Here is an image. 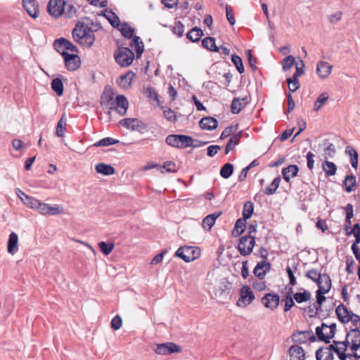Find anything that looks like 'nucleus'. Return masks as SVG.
Listing matches in <instances>:
<instances>
[{"label":"nucleus","mask_w":360,"mask_h":360,"mask_svg":"<svg viewBox=\"0 0 360 360\" xmlns=\"http://www.w3.org/2000/svg\"><path fill=\"white\" fill-rule=\"evenodd\" d=\"M94 30L82 22H77L72 31V36L75 42L83 47L91 48L95 41L94 32L101 28L99 24H96Z\"/></svg>","instance_id":"1"},{"label":"nucleus","mask_w":360,"mask_h":360,"mask_svg":"<svg viewBox=\"0 0 360 360\" xmlns=\"http://www.w3.org/2000/svg\"><path fill=\"white\" fill-rule=\"evenodd\" d=\"M165 142L172 147L185 148L187 147L198 148L199 145H193L194 140L191 136L181 134H170L166 137Z\"/></svg>","instance_id":"2"},{"label":"nucleus","mask_w":360,"mask_h":360,"mask_svg":"<svg viewBox=\"0 0 360 360\" xmlns=\"http://www.w3.org/2000/svg\"><path fill=\"white\" fill-rule=\"evenodd\" d=\"M103 103L111 105L110 109L116 110L121 116L126 115L129 107V102L124 95L117 96L115 101H113V96L112 94L107 95L105 96V100Z\"/></svg>","instance_id":"3"},{"label":"nucleus","mask_w":360,"mask_h":360,"mask_svg":"<svg viewBox=\"0 0 360 360\" xmlns=\"http://www.w3.org/2000/svg\"><path fill=\"white\" fill-rule=\"evenodd\" d=\"M114 57L120 67H128L134 60V53L129 48L120 47L115 51Z\"/></svg>","instance_id":"4"},{"label":"nucleus","mask_w":360,"mask_h":360,"mask_svg":"<svg viewBox=\"0 0 360 360\" xmlns=\"http://www.w3.org/2000/svg\"><path fill=\"white\" fill-rule=\"evenodd\" d=\"M200 250L194 246H184L177 249L175 256L181 258L186 262H192L200 257Z\"/></svg>","instance_id":"5"},{"label":"nucleus","mask_w":360,"mask_h":360,"mask_svg":"<svg viewBox=\"0 0 360 360\" xmlns=\"http://www.w3.org/2000/svg\"><path fill=\"white\" fill-rule=\"evenodd\" d=\"M53 46L56 51L60 53L63 56H64L65 53H68L67 51H70L72 53H78L79 51L77 47L75 45H74L70 41L63 37L56 39L53 43Z\"/></svg>","instance_id":"6"},{"label":"nucleus","mask_w":360,"mask_h":360,"mask_svg":"<svg viewBox=\"0 0 360 360\" xmlns=\"http://www.w3.org/2000/svg\"><path fill=\"white\" fill-rule=\"evenodd\" d=\"M255 245V237L242 236L238 242L237 249L242 256L250 255Z\"/></svg>","instance_id":"7"},{"label":"nucleus","mask_w":360,"mask_h":360,"mask_svg":"<svg viewBox=\"0 0 360 360\" xmlns=\"http://www.w3.org/2000/svg\"><path fill=\"white\" fill-rule=\"evenodd\" d=\"M65 6L64 0H50L47 5V11L52 17L57 18L63 15Z\"/></svg>","instance_id":"8"},{"label":"nucleus","mask_w":360,"mask_h":360,"mask_svg":"<svg viewBox=\"0 0 360 360\" xmlns=\"http://www.w3.org/2000/svg\"><path fill=\"white\" fill-rule=\"evenodd\" d=\"M255 300V295L250 288L243 285L240 290V297L237 301V305L240 307H246Z\"/></svg>","instance_id":"9"},{"label":"nucleus","mask_w":360,"mask_h":360,"mask_svg":"<svg viewBox=\"0 0 360 360\" xmlns=\"http://www.w3.org/2000/svg\"><path fill=\"white\" fill-rule=\"evenodd\" d=\"M120 125L131 131H142L146 129V125L136 118H124L119 122Z\"/></svg>","instance_id":"10"},{"label":"nucleus","mask_w":360,"mask_h":360,"mask_svg":"<svg viewBox=\"0 0 360 360\" xmlns=\"http://www.w3.org/2000/svg\"><path fill=\"white\" fill-rule=\"evenodd\" d=\"M155 352L160 355H167L174 352H181V348L174 342H166L158 345Z\"/></svg>","instance_id":"11"},{"label":"nucleus","mask_w":360,"mask_h":360,"mask_svg":"<svg viewBox=\"0 0 360 360\" xmlns=\"http://www.w3.org/2000/svg\"><path fill=\"white\" fill-rule=\"evenodd\" d=\"M37 211L42 215H57L63 212V209L58 205H51L40 202Z\"/></svg>","instance_id":"12"},{"label":"nucleus","mask_w":360,"mask_h":360,"mask_svg":"<svg viewBox=\"0 0 360 360\" xmlns=\"http://www.w3.org/2000/svg\"><path fill=\"white\" fill-rule=\"evenodd\" d=\"M77 53L72 54L65 53V56H63L65 67L68 70L75 71L79 68L81 61Z\"/></svg>","instance_id":"13"},{"label":"nucleus","mask_w":360,"mask_h":360,"mask_svg":"<svg viewBox=\"0 0 360 360\" xmlns=\"http://www.w3.org/2000/svg\"><path fill=\"white\" fill-rule=\"evenodd\" d=\"M280 297L278 294L271 292L266 293L262 298V302L264 306L271 309H275L278 306Z\"/></svg>","instance_id":"14"},{"label":"nucleus","mask_w":360,"mask_h":360,"mask_svg":"<svg viewBox=\"0 0 360 360\" xmlns=\"http://www.w3.org/2000/svg\"><path fill=\"white\" fill-rule=\"evenodd\" d=\"M22 5L30 17L36 18L38 16L39 8L36 0H22Z\"/></svg>","instance_id":"15"},{"label":"nucleus","mask_w":360,"mask_h":360,"mask_svg":"<svg viewBox=\"0 0 360 360\" xmlns=\"http://www.w3.org/2000/svg\"><path fill=\"white\" fill-rule=\"evenodd\" d=\"M306 333L309 334V340L310 342H314L316 341V338L314 335V333L311 330L297 331L296 333H294L292 335V341L295 343H300V344L305 343L307 342V337L305 336Z\"/></svg>","instance_id":"16"},{"label":"nucleus","mask_w":360,"mask_h":360,"mask_svg":"<svg viewBox=\"0 0 360 360\" xmlns=\"http://www.w3.org/2000/svg\"><path fill=\"white\" fill-rule=\"evenodd\" d=\"M270 263L262 260L259 262L253 270V273L256 277L262 280L264 278L266 274L270 270Z\"/></svg>","instance_id":"17"},{"label":"nucleus","mask_w":360,"mask_h":360,"mask_svg":"<svg viewBox=\"0 0 360 360\" xmlns=\"http://www.w3.org/2000/svg\"><path fill=\"white\" fill-rule=\"evenodd\" d=\"M332 70V65L326 61H319L316 65V74L320 78H327Z\"/></svg>","instance_id":"18"},{"label":"nucleus","mask_w":360,"mask_h":360,"mask_svg":"<svg viewBox=\"0 0 360 360\" xmlns=\"http://www.w3.org/2000/svg\"><path fill=\"white\" fill-rule=\"evenodd\" d=\"M288 352L290 360L305 359V352L304 349L297 345H292L290 347Z\"/></svg>","instance_id":"19"},{"label":"nucleus","mask_w":360,"mask_h":360,"mask_svg":"<svg viewBox=\"0 0 360 360\" xmlns=\"http://www.w3.org/2000/svg\"><path fill=\"white\" fill-rule=\"evenodd\" d=\"M199 125L202 129L214 130L218 127V121L212 117H205L200 120Z\"/></svg>","instance_id":"20"},{"label":"nucleus","mask_w":360,"mask_h":360,"mask_svg":"<svg viewBox=\"0 0 360 360\" xmlns=\"http://www.w3.org/2000/svg\"><path fill=\"white\" fill-rule=\"evenodd\" d=\"M316 284L319 287L318 290H321L323 291V292H328L332 285L331 279L327 274H323L319 276V279Z\"/></svg>","instance_id":"21"},{"label":"nucleus","mask_w":360,"mask_h":360,"mask_svg":"<svg viewBox=\"0 0 360 360\" xmlns=\"http://www.w3.org/2000/svg\"><path fill=\"white\" fill-rule=\"evenodd\" d=\"M230 285L227 281H222L220 285L215 289V295L221 299H226L229 293Z\"/></svg>","instance_id":"22"},{"label":"nucleus","mask_w":360,"mask_h":360,"mask_svg":"<svg viewBox=\"0 0 360 360\" xmlns=\"http://www.w3.org/2000/svg\"><path fill=\"white\" fill-rule=\"evenodd\" d=\"M299 172V167L296 165H290L282 169V175L284 180L289 182L291 178L295 177Z\"/></svg>","instance_id":"23"},{"label":"nucleus","mask_w":360,"mask_h":360,"mask_svg":"<svg viewBox=\"0 0 360 360\" xmlns=\"http://www.w3.org/2000/svg\"><path fill=\"white\" fill-rule=\"evenodd\" d=\"M247 97L243 98H234L231 102V110L233 114L239 113L248 103Z\"/></svg>","instance_id":"24"},{"label":"nucleus","mask_w":360,"mask_h":360,"mask_svg":"<svg viewBox=\"0 0 360 360\" xmlns=\"http://www.w3.org/2000/svg\"><path fill=\"white\" fill-rule=\"evenodd\" d=\"M335 312L339 321L343 323H346L347 319L349 317L350 313L352 311H349L344 304H340L336 308Z\"/></svg>","instance_id":"25"},{"label":"nucleus","mask_w":360,"mask_h":360,"mask_svg":"<svg viewBox=\"0 0 360 360\" xmlns=\"http://www.w3.org/2000/svg\"><path fill=\"white\" fill-rule=\"evenodd\" d=\"M326 293L327 292H323V291L321 290H317L316 292V302L314 303V308H315L316 311L314 314H310L311 317L316 316L318 314V312L321 310V305L326 300L324 294Z\"/></svg>","instance_id":"26"},{"label":"nucleus","mask_w":360,"mask_h":360,"mask_svg":"<svg viewBox=\"0 0 360 360\" xmlns=\"http://www.w3.org/2000/svg\"><path fill=\"white\" fill-rule=\"evenodd\" d=\"M18 236L15 232L9 235L7 250L9 254L14 255L18 250Z\"/></svg>","instance_id":"27"},{"label":"nucleus","mask_w":360,"mask_h":360,"mask_svg":"<svg viewBox=\"0 0 360 360\" xmlns=\"http://www.w3.org/2000/svg\"><path fill=\"white\" fill-rule=\"evenodd\" d=\"M221 214V212H214L205 217L202 220V226L210 230L214 225L216 219Z\"/></svg>","instance_id":"28"},{"label":"nucleus","mask_w":360,"mask_h":360,"mask_svg":"<svg viewBox=\"0 0 360 360\" xmlns=\"http://www.w3.org/2000/svg\"><path fill=\"white\" fill-rule=\"evenodd\" d=\"M245 223L246 219L243 217L236 220L234 228L231 231V234L233 237H238L244 232Z\"/></svg>","instance_id":"29"},{"label":"nucleus","mask_w":360,"mask_h":360,"mask_svg":"<svg viewBox=\"0 0 360 360\" xmlns=\"http://www.w3.org/2000/svg\"><path fill=\"white\" fill-rule=\"evenodd\" d=\"M202 46H203V48L213 52L219 51V48L216 45L215 39L212 37H207L204 38L202 40Z\"/></svg>","instance_id":"30"},{"label":"nucleus","mask_w":360,"mask_h":360,"mask_svg":"<svg viewBox=\"0 0 360 360\" xmlns=\"http://www.w3.org/2000/svg\"><path fill=\"white\" fill-rule=\"evenodd\" d=\"M345 153L350 157V162L352 167L354 169H356L358 166L359 157L357 151L352 146H347L345 148Z\"/></svg>","instance_id":"31"},{"label":"nucleus","mask_w":360,"mask_h":360,"mask_svg":"<svg viewBox=\"0 0 360 360\" xmlns=\"http://www.w3.org/2000/svg\"><path fill=\"white\" fill-rule=\"evenodd\" d=\"M203 34V31L200 28L195 27L187 33L186 37L192 42H198Z\"/></svg>","instance_id":"32"},{"label":"nucleus","mask_w":360,"mask_h":360,"mask_svg":"<svg viewBox=\"0 0 360 360\" xmlns=\"http://www.w3.org/2000/svg\"><path fill=\"white\" fill-rule=\"evenodd\" d=\"M96 171L104 175H111L115 173V169L110 165H106L105 163H98L96 165Z\"/></svg>","instance_id":"33"},{"label":"nucleus","mask_w":360,"mask_h":360,"mask_svg":"<svg viewBox=\"0 0 360 360\" xmlns=\"http://www.w3.org/2000/svg\"><path fill=\"white\" fill-rule=\"evenodd\" d=\"M316 360H333L334 356L333 352L328 350L324 351V347L319 348L316 352Z\"/></svg>","instance_id":"34"},{"label":"nucleus","mask_w":360,"mask_h":360,"mask_svg":"<svg viewBox=\"0 0 360 360\" xmlns=\"http://www.w3.org/2000/svg\"><path fill=\"white\" fill-rule=\"evenodd\" d=\"M105 12L107 13L108 15L104 14V15L108 19L111 26L114 28H119L120 25L119 17L112 11H108V9H105Z\"/></svg>","instance_id":"35"},{"label":"nucleus","mask_w":360,"mask_h":360,"mask_svg":"<svg viewBox=\"0 0 360 360\" xmlns=\"http://www.w3.org/2000/svg\"><path fill=\"white\" fill-rule=\"evenodd\" d=\"M344 185L345 186V191L347 193H350L355 190L356 182V177L354 174H349L346 176L345 181H344Z\"/></svg>","instance_id":"36"},{"label":"nucleus","mask_w":360,"mask_h":360,"mask_svg":"<svg viewBox=\"0 0 360 360\" xmlns=\"http://www.w3.org/2000/svg\"><path fill=\"white\" fill-rule=\"evenodd\" d=\"M353 235L355 238V240L352 245L351 248L356 249V244L360 243V224H354L352 229L347 233V236Z\"/></svg>","instance_id":"37"},{"label":"nucleus","mask_w":360,"mask_h":360,"mask_svg":"<svg viewBox=\"0 0 360 360\" xmlns=\"http://www.w3.org/2000/svg\"><path fill=\"white\" fill-rule=\"evenodd\" d=\"M120 27L119 28V30L124 37L127 39H131L133 37L134 34V29L127 22H123L122 24H120Z\"/></svg>","instance_id":"38"},{"label":"nucleus","mask_w":360,"mask_h":360,"mask_svg":"<svg viewBox=\"0 0 360 360\" xmlns=\"http://www.w3.org/2000/svg\"><path fill=\"white\" fill-rule=\"evenodd\" d=\"M51 89L58 96H61L63 94V84L62 80L57 77L52 80L51 83Z\"/></svg>","instance_id":"39"},{"label":"nucleus","mask_w":360,"mask_h":360,"mask_svg":"<svg viewBox=\"0 0 360 360\" xmlns=\"http://www.w3.org/2000/svg\"><path fill=\"white\" fill-rule=\"evenodd\" d=\"M281 181V176L276 177L271 184L265 188L264 191V194L268 195L274 194L279 186Z\"/></svg>","instance_id":"40"},{"label":"nucleus","mask_w":360,"mask_h":360,"mask_svg":"<svg viewBox=\"0 0 360 360\" xmlns=\"http://www.w3.org/2000/svg\"><path fill=\"white\" fill-rule=\"evenodd\" d=\"M322 167L323 171L328 176H333L336 173L337 167L335 163L328 160L322 162Z\"/></svg>","instance_id":"41"},{"label":"nucleus","mask_w":360,"mask_h":360,"mask_svg":"<svg viewBox=\"0 0 360 360\" xmlns=\"http://www.w3.org/2000/svg\"><path fill=\"white\" fill-rule=\"evenodd\" d=\"M311 296L310 292L303 290V292H298L294 294L293 298L297 303H302L309 300Z\"/></svg>","instance_id":"42"},{"label":"nucleus","mask_w":360,"mask_h":360,"mask_svg":"<svg viewBox=\"0 0 360 360\" xmlns=\"http://www.w3.org/2000/svg\"><path fill=\"white\" fill-rule=\"evenodd\" d=\"M20 199L25 205H27L31 209L36 210H38V207L40 205L41 202V201H39V200L30 196H26V199H24L22 197H20Z\"/></svg>","instance_id":"43"},{"label":"nucleus","mask_w":360,"mask_h":360,"mask_svg":"<svg viewBox=\"0 0 360 360\" xmlns=\"http://www.w3.org/2000/svg\"><path fill=\"white\" fill-rule=\"evenodd\" d=\"M119 140L115 139L111 137H106L101 139L100 141L94 143L93 146L94 147H101V146H112L116 143H118Z\"/></svg>","instance_id":"44"},{"label":"nucleus","mask_w":360,"mask_h":360,"mask_svg":"<svg viewBox=\"0 0 360 360\" xmlns=\"http://www.w3.org/2000/svg\"><path fill=\"white\" fill-rule=\"evenodd\" d=\"M233 165L231 163H226L220 169V175L224 179H229L233 172Z\"/></svg>","instance_id":"45"},{"label":"nucleus","mask_w":360,"mask_h":360,"mask_svg":"<svg viewBox=\"0 0 360 360\" xmlns=\"http://www.w3.org/2000/svg\"><path fill=\"white\" fill-rule=\"evenodd\" d=\"M67 120L65 118V115H63L57 124L56 134L58 137H63Z\"/></svg>","instance_id":"46"},{"label":"nucleus","mask_w":360,"mask_h":360,"mask_svg":"<svg viewBox=\"0 0 360 360\" xmlns=\"http://www.w3.org/2000/svg\"><path fill=\"white\" fill-rule=\"evenodd\" d=\"M254 210V206L253 204L251 202H247L245 203L243 206V218L245 219H248L251 217Z\"/></svg>","instance_id":"47"},{"label":"nucleus","mask_w":360,"mask_h":360,"mask_svg":"<svg viewBox=\"0 0 360 360\" xmlns=\"http://www.w3.org/2000/svg\"><path fill=\"white\" fill-rule=\"evenodd\" d=\"M347 334L351 342L360 343V330L357 328L351 329Z\"/></svg>","instance_id":"48"},{"label":"nucleus","mask_w":360,"mask_h":360,"mask_svg":"<svg viewBox=\"0 0 360 360\" xmlns=\"http://www.w3.org/2000/svg\"><path fill=\"white\" fill-rule=\"evenodd\" d=\"M77 13V8L72 4H68L65 1V12L63 15H64L65 18H71L74 17Z\"/></svg>","instance_id":"49"},{"label":"nucleus","mask_w":360,"mask_h":360,"mask_svg":"<svg viewBox=\"0 0 360 360\" xmlns=\"http://www.w3.org/2000/svg\"><path fill=\"white\" fill-rule=\"evenodd\" d=\"M231 61L235 65L237 70L240 73L244 72V66L243 63V60L240 56L236 54H233L231 56Z\"/></svg>","instance_id":"50"},{"label":"nucleus","mask_w":360,"mask_h":360,"mask_svg":"<svg viewBox=\"0 0 360 360\" xmlns=\"http://www.w3.org/2000/svg\"><path fill=\"white\" fill-rule=\"evenodd\" d=\"M98 246L102 253L105 255H108L114 248L113 243H108L104 241L100 242Z\"/></svg>","instance_id":"51"},{"label":"nucleus","mask_w":360,"mask_h":360,"mask_svg":"<svg viewBox=\"0 0 360 360\" xmlns=\"http://www.w3.org/2000/svg\"><path fill=\"white\" fill-rule=\"evenodd\" d=\"M328 99V96L326 93H322L317 98L314 103V110L318 111L321 108L323 104L326 102V101Z\"/></svg>","instance_id":"52"},{"label":"nucleus","mask_w":360,"mask_h":360,"mask_svg":"<svg viewBox=\"0 0 360 360\" xmlns=\"http://www.w3.org/2000/svg\"><path fill=\"white\" fill-rule=\"evenodd\" d=\"M315 330L317 339L319 341L324 342L326 344L330 343V338L328 336V334L323 333L322 327L318 326Z\"/></svg>","instance_id":"53"},{"label":"nucleus","mask_w":360,"mask_h":360,"mask_svg":"<svg viewBox=\"0 0 360 360\" xmlns=\"http://www.w3.org/2000/svg\"><path fill=\"white\" fill-rule=\"evenodd\" d=\"M323 146H326V148L324 149L326 158L333 157L335 155V151H336L335 146L333 143H329L328 141V140L324 141Z\"/></svg>","instance_id":"54"},{"label":"nucleus","mask_w":360,"mask_h":360,"mask_svg":"<svg viewBox=\"0 0 360 360\" xmlns=\"http://www.w3.org/2000/svg\"><path fill=\"white\" fill-rule=\"evenodd\" d=\"M295 63V58L292 56L289 55L282 60L283 70L286 71L290 69Z\"/></svg>","instance_id":"55"},{"label":"nucleus","mask_w":360,"mask_h":360,"mask_svg":"<svg viewBox=\"0 0 360 360\" xmlns=\"http://www.w3.org/2000/svg\"><path fill=\"white\" fill-rule=\"evenodd\" d=\"M184 32V25L180 21H177L174 23V25L172 28V32L174 34H176L179 37L183 36Z\"/></svg>","instance_id":"56"},{"label":"nucleus","mask_w":360,"mask_h":360,"mask_svg":"<svg viewBox=\"0 0 360 360\" xmlns=\"http://www.w3.org/2000/svg\"><path fill=\"white\" fill-rule=\"evenodd\" d=\"M323 274L321 272H318L316 269H310L306 273V277L309 279H311L316 283L319 279V276H321Z\"/></svg>","instance_id":"57"},{"label":"nucleus","mask_w":360,"mask_h":360,"mask_svg":"<svg viewBox=\"0 0 360 360\" xmlns=\"http://www.w3.org/2000/svg\"><path fill=\"white\" fill-rule=\"evenodd\" d=\"M287 83L288 84V89L290 93L296 91L300 88V83L298 79H293L290 77L287 79Z\"/></svg>","instance_id":"58"},{"label":"nucleus","mask_w":360,"mask_h":360,"mask_svg":"<svg viewBox=\"0 0 360 360\" xmlns=\"http://www.w3.org/2000/svg\"><path fill=\"white\" fill-rule=\"evenodd\" d=\"M242 137V131H239L237 134H235L233 135L229 140L228 143L233 148L234 146H237Z\"/></svg>","instance_id":"59"},{"label":"nucleus","mask_w":360,"mask_h":360,"mask_svg":"<svg viewBox=\"0 0 360 360\" xmlns=\"http://www.w3.org/2000/svg\"><path fill=\"white\" fill-rule=\"evenodd\" d=\"M257 222L256 221H252L248 226V234L247 236L255 237L257 233Z\"/></svg>","instance_id":"60"},{"label":"nucleus","mask_w":360,"mask_h":360,"mask_svg":"<svg viewBox=\"0 0 360 360\" xmlns=\"http://www.w3.org/2000/svg\"><path fill=\"white\" fill-rule=\"evenodd\" d=\"M134 77V74L132 72L129 71L127 74L120 76L121 82H124L125 83L123 84L124 86H129L131 84L132 77Z\"/></svg>","instance_id":"61"},{"label":"nucleus","mask_w":360,"mask_h":360,"mask_svg":"<svg viewBox=\"0 0 360 360\" xmlns=\"http://www.w3.org/2000/svg\"><path fill=\"white\" fill-rule=\"evenodd\" d=\"M342 16V12L338 11L334 14L328 15V19L331 24H336L338 21L341 20Z\"/></svg>","instance_id":"62"},{"label":"nucleus","mask_w":360,"mask_h":360,"mask_svg":"<svg viewBox=\"0 0 360 360\" xmlns=\"http://www.w3.org/2000/svg\"><path fill=\"white\" fill-rule=\"evenodd\" d=\"M122 323V319L120 316H115L111 321V327L114 330H118L121 328Z\"/></svg>","instance_id":"63"},{"label":"nucleus","mask_w":360,"mask_h":360,"mask_svg":"<svg viewBox=\"0 0 360 360\" xmlns=\"http://www.w3.org/2000/svg\"><path fill=\"white\" fill-rule=\"evenodd\" d=\"M349 321H351L356 328H357L358 325L360 326V317L353 312H351L349 317L347 319V323Z\"/></svg>","instance_id":"64"}]
</instances>
